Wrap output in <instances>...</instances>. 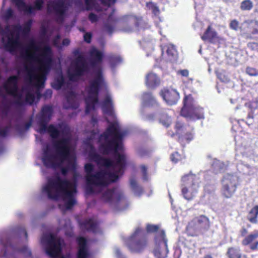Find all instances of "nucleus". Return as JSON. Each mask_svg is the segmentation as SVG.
Returning <instances> with one entry per match:
<instances>
[{
  "instance_id": "nucleus-45",
  "label": "nucleus",
  "mask_w": 258,
  "mask_h": 258,
  "mask_svg": "<svg viewBox=\"0 0 258 258\" xmlns=\"http://www.w3.org/2000/svg\"><path fill=\"white\" fill-rule=\"evenodd\" d=\"M146 6L148 9L152 11L154 15L157 16L159 14L160 10L156 4L152 2H149L146 3Z\"/></svg>"
},
{
  "instance_id": "nucleus-57",
  "label": "nucleus",
  "mask_w": 258,
  "mask_h": 258,
  "mask_svg": "<svg viewBox=\"0 0 258 258\" xmlns=\"http://www.w3.org/2000/svg\"><path fill=\"white\" fill-rule=\"evenodd\" d=\"M14 12L11 8L8 9L5 13L4 17L6 20H9L13 16Z\"/></svg>"
},
{
  "instance_id": "nucleus-56",
  "label": "nucleus",
  "mask_w": 258,
  "mask_h": 258,
  "mask_svg": "<svg viewBox=\"0 0 258 258\" xmlns=\"http://www.w3.org/2000/svg\"><path fill=\"white\" fill-rule=\"evenodd\" d=\"M92 35L90 32H86L84 34L83 38L84 40L87 43H90L91 41Z\"/></svg>"
},
{
  "instance_id": "nucleus-16",
  "label": "nucleus",
  "mask_w": 258,
  "mask_h": 258,
  "mask_svg": "<svg viewBox=\"0 0 258 258\" xmlns=\"http://www.w3.org/2000/svg\"><path fill=\"white\" fill-rule=\"evenodd\" d=\"M180 115L187 119L194 121L205 117L203 108L198 105L189 108H182Z\"/></svg>"
},
{
  "instance_id": "nucleus-62",
  "label": "nucleus",
  "mask_w": 258,
  "mask_h": 258,
  "mask_svg": "<svg viewBox=\"0 0 258 258\" xmlns=\"http://www.w3.org/2000/svg\"><path fill=\"white\" fill-rule=\"evenodd\" d=\"M9 132V127L8 126L5 127L4 128L0 130V136L6 137Z\"/></svg>"
},
{
  "instance_id": "nucleus-1",
  "label": "nucleus",
  "mask_w": 258,
  "mask_h": 258,
  "mask_svg": "<svg viewBox=\"0 0 258 258\" xmlns=\"http://www.w3.org/2000/svg\"><path fill=\"white\" fill-rule=\"evenodd\" d=\"M43 191L47 194L48 198L54 201L60 198L66 201L67 210H71L76 204L75 194L77 192L75 185L69 180L62 179L59 175L48 178L47 183L43 187Z\"/></svg>"
},
{
  "instance_id": "nucleus-19",
  "label": "nucleus",
  "mask_w": 258,
  "mask_h": 258,
  "mask_svg": "<svg viewBox=\"0 0 258 258\" xmlns=\"http://www.w3.org/2000/svg\"><path fill=\"white\" fill-rule=\"evenodd\" d=\"M18 8L28 14H33L35 10H41L44 4V0H35L34 6L27 5L23 0H13Z\"/></svg>"
},
{
  "instance_id": "nucleus-64",
  "label": "nucleus",
  "mask_w": 258,
  "mask_h": 258,
  "mask_svg": "<svg viewBox=\"0 0 258 258\" xmlns=\"http://www.w3.org/2000/svg\"><path fill=\"white\" fill-rule=\"evenodd\" d=\"M250 38L251 39H255L258 40V30L254 29L250 34Z\"/></svg>"
},
{
  "instance_id": "nucleus-60",
  "label": "nucleus",
  "mask_w": 258,
  "mask_h": 258,
  "mask_svg": "<svg viewBox=\"0 0 258 258\" xmlns=\"http://www.w3.org/2000/svg\"><path fill=\"white\" fill-rule=\"evenodd\" d=\"M239 27V23L238 21L235 20L231 21L230 23V27L231 29L236 30Z\"/></svg>"
},
{
  "instance_id": "nucleus-52",
  "label": "nucleus",
  "mask_w": 258,
  "mask_h": 258,
  "mask_svg": "<svg viewBox=\"0 0 258 258\" xmlns=\"http://www.w3.org/2000/svg\"><path fill=\"white\" fill-rule=\"evenodd\" d=\"M253 7V4L250 0H245L243 1V10H250Z\"/></svg>"
},
{
  "instance_id": "nucleus-22",
  "label": "nucleus",
  "mask_w": 258,
  "mask_h": 258,
  "mask_svg": "<svg viewBox=\"0 0 258 258\" xmlns=\"http://www.w3.org/2000/svg\"><path fill=\"white\" fill-rule=\"evenodd\" d=\"M80 229L84 232L96 233L98 231V223L92 218H86L79 222Z\"/></svg>"
},
{
  "instance_id": "nucleus-37",
  "label": "nucleus",
  "mask_w": 258,
  "mask_h": 258,
  "mask_svg": "<svg viewBox=\"0 0 258 258\" xmlns=\"http://www.w3.org/2000/svg\"><path fill=\"white\" fill-rule=\"evenodd\" d=\"M65 83L64 78L62 74H60L54 79L52 87L55 90H58L61 88Z\"/></svg>"
},
{
  "instance_id": "nucleus-24",
  "label": "nucleus",
  "mask_w": 258,
  "mask_h": 258,
  "mask_svg": "<svg viewBox=\"0 0 258 258\" xmlns=\"http://www.w3.org/2000/svg\"><path fill=\"white\" fill-rule=\"evenodd\" d=\"M78 245V251L76 255L77 258H88L89 253L87 247V241L86 239L82 236L78 237L76 239ZM61 258H65L64 256Z\"/></svg>"
},
{
  "instance_id": "nucleus-4",
  "label": "nucleus",
  "mask_w": 258,
  "mask_h": 258,
  "mask_svg": "<svg viewBox=\"0 0 258 258\" xmlns=\"http://www.w3.org/2000/svg\"><path fill=\"white\" fill-rule=\"evenodd\" d=\"M70 138H61L58 140L53 139L52 145L55 155L49 153L47 150L44 152L42 161L48 168L55 169L61 166L62 163L68 160L71 156Z\"/></svg>"
},
{
  "instance_id": "nucleus-51",
  "label": "nucleus",
  "mask_w": 258,
  "mask_h": 258,
  "mask_svg": "<svg viewBox=\"0 0 258 258\" xmlns=\"http://www.w3.org/2000/svg\"><path fill=\"white\" fill-rule=\"evenodd\" d=\"M246 73L250 76H257L258 70L251 67H247L246 69Z\"/></svg>"
},
{
  "instance_id": "nucleus-31",
  "label": "nucleus",
  "mask_w": 258,
  "mask_h": 258,
  "mask_svg": "<svg viewBox=\"0 0 258 258\" xmlns=\"http://www.w3.org/2000/svg\"><path fill=\"white\" fill-rule=\"evenodd\" d=\"M76 97V94L74 91H70L66 94V98L68 104L66 108L77 109L79 107Z\"/></svg>"
},
{
  "instance_id": "nucleus-29",
  "label": "nucleus",
  "mask_w": 258,
  "mask_h": 258,
  "mask_svg": "<svg viewBox=\"0 0 258 258\" xmlns=\"http://www.w3.org/2000/svg\"><path fill=\"white\" fill-rule=\"evenodd\" d=\"M32 25V20L30 19L27 21L23 27L20 25H15L13 26V28L14 29V31L17 32L18 34L21 32L24 36H27L30 32Z\"/></svg>"
},
{
  "instance_id": "nucleus-18",
  "label": "nucleus",
  "mask_w": 258,
  "mask_h": 258,
  "mask_svg": "<svg viewBox=\"0 0 258 258\" xmlns=\"http://www.w3.org/2000/svg\"><path fill=\"white\" fill-rule=\"evenodd\" d=\"M4 34H10V35H8V41L5 44L6 49L11 52H14L21 44L19 39V34H17L16 37H14V31L10 29L9 25H7L5 27V31H4Z\"/></svg>"
},
{
  "instance_id": "nucleus-47",
  "label": "nucleus",
  "mask_w": 258,
  "mask_h": 258,
  "mask_svg": "<svg viewBox=\"0 0 258 258\" xmlns=\"http://www.w3.org/2000/svg\"><path fill=\"white\" fill-rule=\"evenodd\" d=\"M35 96L34 94L29 91L27 92L26 94L25 101V105L28 104L32 105L34 102Z\"/></svg>"
},
{
  "instance_id": "nucleus-55",
  "label": "nucleus",
  "mask_w": 258,
  "mask_h": 258,
  "mask_svg": "<svg viewBox=\"0 0 258 258\" xmlns=\"http://www.w3.org/2000/svg\"><path fill=\"white\" fill-rule=\"evenodd\" d=\"M84 2L87 10H90L93 8L95 4L94 0H84Z\"/></svg>"
},
{
  "instance_id": "nucleus-11",
  "label": "nucleus",
  "mask_w": 258,
  "mask_h": 258,
  "mask_svg": "<svg viewBox=\"0 0 258 258\" xmlns=\"http://www.w3.org/2000/svg\"><path fill=\"white\" fill-rule=\"evenodd\" d=\"M175 133L172 131H168L167 134L171 137H173L175 135H178V142L183 146H185L186 143H189L194 139L193 128L191 131L186 132V127L184 124L178 121H176L174 126Z\"/></svg>"
},
{
  "instance_id": "nucleus-59",
  "label": "nucleus",
  "mask_w": 258,
  "mask_h": 258,
  "mask_svg": "<svg viewBox=\"0 0 258 258\" xmlns=\"http://www.w3.org/2000/svg\"><path fill=\"white\" fill-rule=\"evenodd\" d=\"M88 19L91 23H95L98 21L97 16L93 13H91L89 15Z\"/></svg>"
},
{
  "instance_id": "nucleus-27",
  "label": "nucleus",
  "mask_w": 258,
  "mask_h": 258,
  "mask_svg": "<svg viewBox=\"0 0 258 258\" xmlns=\"http://www.w3.org/2000/svg\"><path fill=\"white\" fill-rule=\"evenodd\" d=\"M201 38L203 41H208L211 43H215L218 40L217 32L212 29L211 25L208 26Z\"/></svg>"
},
{
  "instance_id": "nucleus-40",
  "label": "nucleus",
  "mask_w": 258,
  "mask_h": 258,
  "mask_svg": "<svg viewBox=\"0 0 258 258\" xmlns=\"http://www.w3.org/2000/svg\"><path fill=\"white\" fill-rule=\"evenodd\" d=\"M227 254L229 258H241V257L240 249L234 247L229 248Z\"/></svg>"
},
{
  "instance_id": "nucleus-35",
  "label": "nucleus",
  "mask_w": 258,
  "mask_h": 258,
  "mask_svg": "<svg viewBox=\"0 0 258 258\" xmlns=\"http://www.w3.org/2000/svg\"><path fill=\"white\" fill-rule=\"evenodd\" d=\"M114 12V10L113 9L112 12L109 14L106 22L104 25V28L109 34H111L114 30V27L111 25V24H114L117 21V19L113 17Z\"/></svg>"
},
{
  "instance_id": "nucleus-9",
  "label": "nucleus",
  "mask_w": 258,
  "mask_h": 258,
  "mask_svg": "<svg viewBox=\"0 0 258 258\" xmlns=\"http://www.w3.org/2000/svg\"><path fill=\"white\" fill-rule=\"evenodd\" d=\"M19 78L17 76H11L4 83L3 87L6 93L14 97L16 99L15 104L19 106L25 105V101L23 100L22 93L19 92L18 87Z\"/></svg>"
},
{
  "instance_id": "nucleus-41",
  "label": "nucleus",
  "mask_w": 258,
  "mask_h": 258,
  "mask_svg": "<svg viewBox=\"0 0 258 258\" xmlns=\"http://www.w3.org/2000/svg\"><path fill=\"white\" fill-rule=\"evenodd\" d=\"M94 169V166L91 163H86L84 166V170L86 173V182L88 181V179H90L92 175L94 174H92V172L93 171Z\"/></svg>"
},
{
  "instance_id": "nucleus-7",
  "label": "nucleus",
  "mask_w": 258,
  "mask_h": 258,
  "mask_svg": "<svg viewBox=\"0 0 258 258\" xmlns=\"http://www.w3.org/2000/svg\"><path fill=\"white\" fill-rule=\"evenodd\" d=\"M52 113L53 108L51 106L45 105L42 107L39 117V132L40 133L47 132L53 139H55L59 137L60 132L53 124H51L47 126Z\"/></svg>"
},
{
  "instance_id": "nucleus-3",
  "label": "nucleus",
  "mask_w": 258,
  "mask_h": 258,
  "mask_svg": "<svg viewBox=\"0 0 258 258\" xmlns=\"http://www.w3.org/2000/svg\"><path fill=\"white\" fill-rule=\"evenodd\" d=\"M22 56L27 60H35L38 64L37 70L41 73L40 75L34 73V70L29 69L26 66L25 69L28 71L30 81H36L35 85L37 87H43L46 79V75L50 72L53 63V52L49 45H45L42 49L41 53L37 57L27 54L25 56Z\"/></svg>"
},
{
  "instance_id": "nucleus-46",
  "label": "nucleus",
  "mask_w": 258,
  "mask_h": 258,
  "mask_svg": "<svg viewBox=\"0 0 258 258\" xmlns=\"http://www.w3.org/2000/svg\"><path fill=\"white\" fill-rule=\"evenodd\" d=\"M159 121L163 125L166 127H168L171 123V118L166 114L161 115Z\"/></svg>"
},
{
  "instance_id": "nucleus-5",
  "label": "nucleus",
  "mask_w": 258,
  "mask_h": 258,
  "mask_svg": "<svg viewBox=\"0 0 258 258\" xmlns=\"http://www.w3.org/2000/svg\"><path fill=\"white\" fill-rule=\"evenodd\" d=\"M95 77L89 82L87 90L88 96L85 99L86 114L89 113L95 109L96 105L99 103L98 95L100 89L104 82L101 68L98 67L95 71Z\"/></svg>"
},
{
  "instance_id": "nucleus-58",
  "label": "nucleus",
  "mask_w": 258,
  "mask_h": 258,
  "mask_svg": "<svg viewBox=\"0 0 258 258\" xmlns=\"http://www.w3.org/2000/svg\"><path fill=\"white\" fill-rule=\"evenodd\" d=\"M101 3L106 6H107L108 7L111 6L112 5H114L115 3L116 0H99Z\"/></svg>"
},
{
  "instance_id": "nucleus-43",
  "label": "nucleus",
  "mask_w": 258,
  "mask_h": 258,
  "mask_svg": "<svg viewBox=\"0 0 258 258\" xmlns=\"http://www.w3.org/2000/svg\"><path fill=\"white\" fill-rule=\"evenodd\" d=\"M108 59L111 67H114L117 64L120 63L122 59L119 56L114 54H110L108 56Z\"/></svg>"
},
{
  "instance_id": "nucleus-23",
  "label": "nucleus",
  "mask_w": 258,
  "mask_h": 258,
  "mask_svg": "<svg viewBox=\"0 0 258 258\" xmlns=\"http://www.w3.org/2000/svg\"><path fill=\"white\" fill-rule=\"evenodd\" d=\"M74 71L76 74L83 76L85 73H88L89 69L85 57L79 54L73 61Z\"/></svg>"
},
{
  "instance_id": "nucleus-15",
  "label": "nucleus",
  "mask_w": 258,
  "mask_h": 258,
  "mask_svg": "<svg viewBox=\"0 0 258 258\" xmlns=\"http://www.w3.org/2000/svg\"><path fill=\"white\" fill-rule=\"evenodd\" d=\"M47 242L46 247V253L50 257H56L61 251V244L58 239L52 234L46 235L44 238Z\"/></svg>"
},
{
  "instance_id": "nucleus-53",
  "label": "nucleus",
  "mask_w": 258,
  "mask_h": 258,
  "mask_svg": "<svg viewBox=\"0 0 258 258\" xmlns=\"http://www.w3.org/2000/svg\"><path fill=\"white\" fill-rule=\"evenodd\" d=\"M159 226L155 225L148 224L146 227V230L148 232L153 233L158 231L159 230Z\"/></svg>"
},
{
  "instance_id": "nucleus-14",
  "label": "nucleus",
  "mask_w": 258,
  "mask_h": 258,
  "mask_svg": "<svg viewBox=\"0 0 258 258\" xmlns=\"http://www.w3.org/2000/svg\"><path fill=\"white\" fill-rule=\"evenodd\" d=\"M156 244L160 245L163 243L162 247L157 246L153 252L156 258H166L168 253L167 240L165 237V233L163 230L160 231L155 236Z\"/></svg>"
},
{
  "instance_id": "nucleus-32",
  "label": "nucleus",
  "mask_w": 258,
  "mask_h": 258,
  "mask_svg": "<svg viewBox=\"0 0 258 258\" xmlns=\"http://www.w3.org/2000/svg\"><path fill=\"white\" fill-rule=\"evenodd\" d=\"M200 230L196 220L194 219L188 222L186 228V232L188 235L192 237L197 236L198 232Z\"/></svg>"
},
{
  "instance_id": "nucleus-48",
  "label": "nucleus",
  "mask_w": 258,
  "mask_h": 258,
  "mask_svg": "<svg viewBox=\"0 0 258 258\" xmlns=\"http://www.w3.org/2000/svg\"><path fill=\"white\" fill-rule=\"evenodd\" d=\"M183 158V156L178 152H175L170 156V159L173 163H176Z\"/></svg>"
},
{
  "instance_id": "nucleus-39",
  "label": "nucleus",
  "mask_w": 258,
  "mask_h": 258,
  "mask_svg": "<svg viewBox=\"0 0 258 258\" xmlns=\"http://www.w3.org/2000/svg\"><path fill=\"white\" fill-rule=\"evenodd\" d=\"M257 215L258 206H255L250 211L247 218L250 222L256 223L257 222Z\"/></svg>"
},
{
  "instance_id": "nucleus-25",
  "label": "nucleus",
  "mask_w": 258,
  "mask_h": 258,
  "mask_svg": "<svg viewBox=\"0 0 258 258\" xmlns=\"http://www.w3.org/2000/svg\"><path fill=\"white\" fill-rule=\"evenodd\" d=\"M2 243L4 247V256H7L10 251H18L28 256L31 255V252L27 246H24L21 248L17 249L10 240H8L5 243L2 241Z\"/></svg>"
},
{
  "instance_id": "nucleus-26",
  "label": "nucleus",
  "mask_w": 258,
  "mask_h": 258,
  "mask_svg": "<svg viewBox=\"0 0 258 258\" xmlns=\"http://www.w3.org/2000/svg\"><path fill=\"white\" fill-rule=\"evenodd\" d=\"M91 58V65L93 68H97V64L102 62L103 54L95 47L92 48L89 51Z\"/></svg>"
},
{
  "instance_id": "nucleus-34",
  "label": "nucleus",
  "mask_w": 258,
  "mask_h": 258,
  "mask_svg": "<svg viewBox=\"0 0 258 258\" xmlns=\"http://www.w3.org/2000/svg\"><path fill=\"white\" fill-rule=\"evenodd\" d=\"M196 220V222L199 226L200 230H208L210 226L209 218L205 215H202L199 217L194 219Z\"/></svg>"
},
{
  "instance_id": "nucleus-44",
  "label": "nucleus",
  "mask_w": 258,
  "mask_h": 258,
  "mask_svg": "<svg viewBox=\"0 0 258 258\" xmlns=\"http://www.w3.org/2000/svg\"><path fill=\"white\" fill-rule=\"evenodd\" d=\"M123 18L128 21L133 22L136 27L140 26L143 22V19L141 17H137L132 16H124Z\"/></svg>"
},
{
  "instance_id": "nucleus-54",
  "label": "nucleus",
  "mask_w": 258,
  "mask_h": 258,
  "mask_svg": "<svg viewBox=\"0 0 258 258\" xmlns=\"http://www.w3.org/2000/svg\"><path fill=\"white\" fill-rule=\"evenodd\" d=\"M82 76L76 74V72L74 70V72L72 73H69L68 77L69 80L72 82H76L78 80V77H81Z\"/></svg>"
},
{
  "instance_id": "nucleus-50",
  "label": "nucleus",
  "mask_w": 258,
  "mask_h": 258,
  "mask_svg": "<svg viewBox=\"0 0 258 258\" xmlns=\"http://www.w3.org/2000/svg\"><path fill=\"white\" fill-rule=\"evenodd\" d=\"M143 97L145 101L152 102L155 101L154 97L151 92H145L143 94Z\"/></svg>"
},
{
  "instance_id": "nucleus-61",
  "label": "nucleus",
  "mask_w": 258,
  "mask_h": 258,
  "mask_svg": "<svg viewBox=\"0 0 258 258\" xmlns=\"http://www.w3.org/2000/svg\"><path fill=\"white\" fill-rule=\"evenodd\" d=\"M217 76L218 78L222 82L228 81L227 77L223 73H217Z\"/></svg>"
},
{
  "instance_id": "nucleus-20",
  "label": "nucleus",
  "mask_w": 258,
  "mask_h": 258,
  "mask_svg": "<svg viewBox=\"0 0 258 258\" xmlns=\"http://www.w3.org/2000/svg\"><path fill=\"white\" fill-rule=\"evenodd\" d=\"M87 183L93 184L97 186H107L108 185V182L106 177V170H101L96 172L92 175V177L88 179Z\"/></svg>"
},
{
  "instance_id": "nucleus-63",
  "label": "nucleus",
  "mask_w": 258,
  "mask_h": 258,
  "mask_svg": "<svg viewBox=\"0 0 258 258\" xmlns=\"http://www.w3.org/2000/svg\"><path fill=\"white\" fill-rule=\"evenodd\" d=\"M60 39V35L59 34H57L55 36V37L53 38L52 40V43L54 46L56 47L59 46Z\"/></svg>"
},
{
  "instance_id": "nucleus-38",
  "label": "nucleus",
  "mask_w": 258,
  "mask_h": 258,
  "mask_svg": "<svg viewBox=\"0 0 258 258\" xmlns=\"http://www.w3.org/2000/svg\"><path fill=\"white\" fill-rule=\"evenodd\" d=\"M183 104L182 108H186L197 106L195 103V100L191 94L185 96L183 99Z\"/></svg>"
},
{
  "instance_id": "nucleus-13",
  "label": "nucleus",
  "mask_w": 258,
  "mask_h": 258,
  "mask_svg": "<svg viewBox=\"0 0 258 258\" xmlns=\"http://www.w3.org/2000/svg\"><path fill=\"white\" fill-rule=\"evenodd\" d=\"M47 10L48 13H53L57 20L63 21L68 7L64 0H54L47 4Z\"/></svg>"
},
{
  "instance_id": "nucleus-36",
  "label": "nucleus",
  "mask_w": 258,
  "mask_h": 258,
  "mask_svg": "<svg viewBox=\"0 0 258 258\" xmlns=\"http://www.w3.org/2000/svg\"><path fill=\"white\" fill-rule=\"evenodd\" d=\"M45 46H44L42 48H40L39 47V46H38L35 40L34 39H32L30 41L28 45V46H27V48L28 49H30V50H35V51H40V53L37 55L39 56V55L42 52V49ZM22 54H23V55L25 56L27 54H28L29 55H31V54L29 53L28 52V51H27L25 53H23V52H22L21 53V56L24 58V59H25L26 60H27L25 57H24ZM31 55L33 56L34 57H37V56H34V55L33 54H31Z\"/></svg>"
},
{
  "instance_id": "nucleus-49",
  "label": "nucleus",
  "mask_w": 258,
  "mask_h": 258,
  "mask_svg": "<svg viewBox=\"0 0 258 258\" xmlns=\"http://www.w3.org/2000/svg\"><path fill=\"white\" fill-rule=\"evenodd\" d=\"M58 126L61 129V133L63 135L67 136L70 135V128L67 124L59 123Z\"/></svg>"
},
{
  "instance_id": "nucleus-21",
  "label": "nucleus",
  "mask_w": 258,
  "mask_h": 258,
  "mask_svg": "<svg viewBox=\"0 0 258 258\" xmlns=\"http://www.w3.org/2000/svg\"><path fill=\"white\" fill-rule=\"evenodd\" d=\"M160 94L163 100L170 105L175 104L179 99V93L171 88H164L161 91Z\"/></svg>"
},
{
  "instance_id": "nucleus-6",
  "label": "nucleus",
  "mask_w": 258,
  "mask_h": 258,
  "mask_svg": "<svg viewBox=\"0 0 258 258\" xmlns=\"http://www.w3.org/2000/svg\"><path fill=\"white\" fill-rule=\"evenodd\" d=\"M90 151L89 152V156L98 165L106 168L113 167L116 168L115 172H110L106 170V177L108 185L111 183L116 182L119 178V175L121 176L123 174L126 166L122 170H120L119 171L120 167L119 166L116 165L115 161L101 157L96 152L95 149L92 144L90 145Z\"/></svg>"
},
{
  "instance_id": "nucleus-30",
  "label": "nucleus",
  "mask_w": 258,
  "mask_h": 258,
  "mask_svg": "<svg viewBox=\"0 0 258 258\" xmlns=\"http://www.w3.org/2000/svg\"><path fill=\"white\" fill-rule=\"evenodd\" d=\"M257 237V232L251 234L246 237L244 240H243V244L249 245L251 249L255 250L257 249L258 246V241L256 240Z\"/></svg>"
},
{
  "instance_id": "nucleus-8",
  "label": "nucleus",
  "mask_w": 258,
  "mask_h": 258,
  "mask_svg": "<svg viewBox=\"0 0 258 258\" xmlns=\"http://www.w3.org/2000/svg\"><path fill=\"white\" fill-rule=\"evenodd\" d=\"M142 231L140 228H137L126 240V245L132 252L141 253L147 247L148 239L146 236H139Z\"/></svg>"
},
{
  "instance_id": "nucleus-33",
  "label": "nucleus",
  "mask_w": 258,
  "mask_h": 258,
  "mask_svg": "<svg viewBox=\"0 0 258 258\" xmlns=\"http://www.w3.org/2000/svg\"><path fill=\"white\" fill-rule=\"evenodd\" d=\"M102 105L103 111L106 114L109 115H112L113 114V103L110 96L107 95L105 97Z\"/></svg>"
},
{
  "instance_id": "nucleus-10",
  "label": "nucleus",
  "mask_w": 258,
  "mask_h": 258,
  "mask_svg": "<svg viewBox=\"0 0 258 258\" xmlns=\"http://www.w3.org/2000/svg\"><path fill=\"white\" fill-rule=\"evenodd\" d=\"M196 178V175L191 173L184 175L182 177V181L184 186L182 188V194L183 197L188 201L192 200L197 191Z\"/></svg>"
},
{
  "instance_id": "nucleus-42",
  "label": "nucleus",
  "mask_w": 258,
  "mask_h": 258,
  "mask_svg": "<svg viewBox=\"0 0 258 258\" xmlns=\"http://www.w3.org/2000/svg\"><path fill=\"white\" fill-rule=\"evenodd\" d=\"M166 53L168 58L170 60L175 59L177 57V51L173 45H171L168 46L167 49L166 50Z\"/></svg>"
},
{
  "instance_id": "nucleus-12",
  "label": "nucleus",
  "mask_w": 258,
  "mask_h": 258,
  "mask_svg": "<svg viewBox=\"0 0 258 258\" xmlns=\"http://www.w3.org/2000/svg\"><path fill=\"white\" fill-rule=\"evenodd\" d=\"M238 177L234 175L227 174L222 180L221 192L226 198H230L236 191L238 185Z\"/></svg>"
},
{
  "instance_id": "nucleus-28",
  "label": "nucleus",
  "mask_w": 258,
  "mask_h": 258,
  "mask_svg": "<svg viewBox=\"0 0 258 258\" xmlns=\"http://www.w3.org/2000/svg\"><path fill=\"white\" fill-rule=\"evenodd\" d=\"M160 82V79L156 74L150 72L146 75L145 84L148 87L155 88L159 85Z\"/></svg>"
},
{
  "instance_id": "nucleus-17",
  "label": "nucleus",
  "mask_w": 258,
  "mask_h": 258,
  "mask_svg": "<svg viewBox=\"0 0 258 258\" xmlns=\"http://www.w3.org/2000/svg\"><path fill=\"white\" fill-rule=\"evenodd\" d=\"M124 199L123 194L118 191L116 188H108L104 191L101 199L105 203L111 204L113 202L118 203Z\"/></svg>"
},
{
  "instance_id": "nucleus-2",
  "label": "nucleus",
  "mask_w": 258,
  "mask_h": 258,
  "mask_svg": "<svg viewBox=\"0 0 258 258\" xmlns=\"http://www.w3.org/2000/svg\"><path fill=\"white\" fill-rule=\"evenodd\" d=\"M123 136V135L119 131L117 124L115 123H110L105 131L100 136V138L104 139V143L100 145L99 150L104 155L113 153L116 164L120 167L119 171L126 166L125 155L118 152L122 149L121 141Z\"/></svg>"
}]
</instances>
